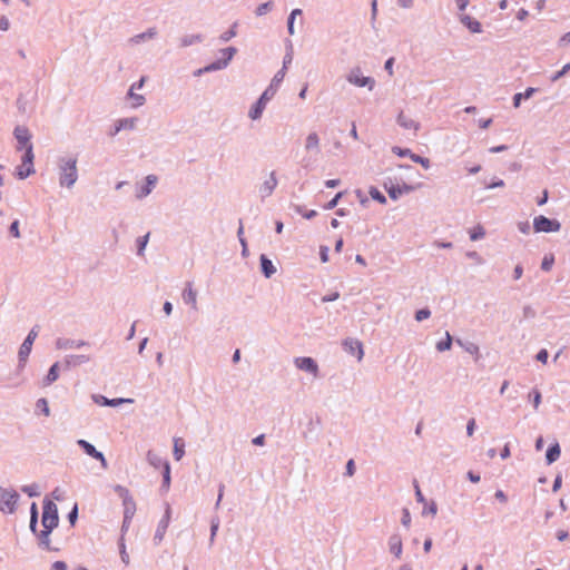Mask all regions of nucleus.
<instances>
[{
  "label": "nucleus",
  "mask_w": 570,
  "mask_h": 570,
  "mask_svg": "<svg viewBox=\"0 0 570 570\" xmlns=\"http://www.w3.org/2000/svg\"><path fill=\"white\" fill-rule=\"evenodd\" d=\"M468 478L470 479L471 482L473 483H478L480 481V475L478 474H474L473 472H469L468 473Z\"/></svg>",
  "instance_id": "nucleus-59"
},
{
  "label": "nucleus",
  "mask_w": 570,
  "mask_h": 570,
  "mask_svg": "<svg viewBox=\"0 0 570 570\" xmlns=\"http://www.w3.org/2000/svg\"><path fill=\"white\" fill-rule=\"evenodd\" d=\"M302 14V10L301 9H294L291 14H289V18H288V32L289 35H293L294 33V28H293V24H294V19L297 18V16Z\"/></svg>",
  "instance_id": "nucleus-37"
},
{
  "label": "nucleus",
  "mask_w": 570,
  "mask_h": 570,
  "mask_svg": "<svg viewBox=\"0 0 570 570\" xmlns=\"http://www.w3.org/2000/svg\"><path fill=\"white\" fill-rule=\"evenodd\" d=\"M522 273H523L522 267L520 265H517L515 268H514V278L515 279L521 278Z\"/></svg>",
  "instance_id": "nucleus-60"
},
{
  "label": "nucleus",
  "mask_w": 570,
  "mask_h": 570,
  "mask_svg": "<svg viewBox=\"0 0 570 570\" xmlns=\"http://www.w3.org/2000/svg\"><path fill=\"white\" fill-rule=\"evenodd\" d=\"M261 263H262V269L266 277H269L271 275H273L276 272L272 261H269L265 256H262Z\"/></svg>",
  "instance_id": "nucleus-27"
},
{
  "label": "nucleus",
  "mask_w": 570,
  "mask_h": 570,
  "mask_svg": "<svg viewBox=\"0 0 570 570\" xmlns=\"http://www.w3.org/2000/svg\"><path fill=\"white\" fill-rule=\"evenodd\" d=\"M171 309H173V305H171V303H170V302H165V304H164V312H165L167 315H170Z\"/></svg>",
  "instance_id": "nucleus-63"
},
{
  "label": "nucleus",
  "mask_w": 570,
  "mask_h": 570,
  "mask_svg": "<svg viewBox=\"0 0 570 570\" xmlns=\"http://www.w3.org/2000/svg\"><path fill=\"white\" fill-rule=\"evenodd\" d=\"M41 522H42L43 530L40 533V540H41L42 544H45L46 547H49V543H50L49 534L58 525V522H59L57 505L50 500H45V502H43V512H42Z\"/></svg>",
  "instance_id": "nucleus-1"
},
{
  "label": "nucleus",
  "mask_w": 570,
  "mask_h": 570,
  "mask_svg": "<svg viewBox=\"0 0 570 570\" xmlns=\"http://www.w3.org/2000/svg\"><path fill=\"white\" fill-rule=\"evenodd\" d=\"M534 92V89L533 88H528L523 94L522 92H519L514 96L513 98V105L514 107H519L520 106V101L522 98H530L532 96V94Z\"/></svg>",
  "instance_id": "nucleus-30"
},
{
  "label": "nucleus",
  "mask_w": 570,
  "mask_h": 570,
  "mask_svg": "<svg viewBox=\"0 0 570 570\" xmlns=\"http://www.w3.org/2000/svg\"><path fill=\"white\" fill-rule=\"evenodd\" d=\"M397 121L405 129H413L414 131H416L419 128V125L411 117L406 116L404 112H401L399 115Z\"/></svg>",
  "instance_id": "nucleus-19"
},
{
  "label": "nucleus",
  "mask_w": 570,
  "mask_h": 570,
  "mask_svg": "<svg viewBox=\"0 0 570 570\" xmlns=\"http://www.w3.org/2000/svg\"><path fill=\"white\" fill-rule=\"evenodd\" d=\"M305 149L307 151L320 149V138L316 132H309L305 139Z\"/></svg>",
  "instance_id": "nucleus-18"
},
{
  "label": "nucleus",
  "mask_w": 570,
  "mask_h": 570,
  "mask_svg": "<svg viewBox=\"0 0 570 570\" xmlns=\"http://www.w3.org/2000/svg\"><path fill=\"white\" fill-rule=\"evenodd\" d=\"M343 196V193H337L334 198L332 200H330L326 206H325V209H333L334 207H336L338 200L342 198Z\"/></svg>",
  "instance_id": "nucleus-44"
},
{
  "label": "nucleus",
  "mask_w": 570,
  "mask_h": 570,
  "mask_svg": "<svg viewBox=\"0 0 570 570\" xmlns=\"http://www.w3.org/2000/svg\"><path fill=\"white\" fill-rule=\"evenodd\" d=\"M77 159H63L60 166V184L62 186L71 187L77 181Z\"/></svg>",
  "instance_id": "nucleus-2"
},
{
  "label": "nucleus",
  "mask_w": 570,
  "mask_h": 570,
  "mask_svg": "<svg viewBox=\"0 0 570 570\" xmlns=\"http://www.w3.org/2000/svg\"><path fill=\"white\" fill-rule=\"evenodd\" d=\"M18 494L0 488V510L12 513L16 509Z\"/></svg>",
  "instance_id": "nucleus-5"
},
{
  "label": "nucleus",
  "mask_w": 570,
  "mask_h": 570,
  "mask_svg": "<svg viewBox=\"0 0 570 570\" xmlns=\"http://www.w3.org/2000/svg\"><path fill=\"white\" fill-rule=\"evenodd\" d=\"M37 406L42 410V412L46 416H49L50 410H49L48 402L46 399L38 400Z\"/></svg>",
  "instance_id": "nucleus-41"
},
{
  "label": "nucleus",
  "mask_w": 570,
  "mask_h": 570,
  "mask_svg": "<svg viewBox=\"0 0 570 570\" xmlns=\"http://www.w3.org/2000/svg\"><path fill=\"white\" fill-rule=\"evenodd\" d=\"M344 350L351 355H355L357 361H362L364 356L363 344L356 338H346L343 342Z\"/></svg>",
  "instance_id": "nucleus-6"
},
{
  "label": "nucleus",
  "mask_w": 570,
  "mask_h": 570,
  "mask_svg": "<svg viewBox=\"0 0 570 570\" xmlns=\"http://www.w3.org/2000/svg\"><path fill=\"white\" fill-rule=\"evenodd\" d=\"M33 157L35 156H33L32 147H28V150L24 151V156L22 158L21 165H19L17 168V176L20 179H24L35 173Z\"/></svg>",
  "instance_id": "nucleus-4"
},
{
  "label": "nucleus",
  "mask_w": 570,
  "mask_h": 570,
  "mask_svg": "<svg viewBox=\"0 0 570 570\" xmlns=\"http://www.w3.org/2000/svg\"><path fill=\"white\" fill-rule=\"evenodd\" d=\"M8 28H9V21L7 18L2 17L0 19V29L6 31V30H8Z\"/></svg>",
  "instance_id": "nucleus-56"
},
{
  "label": "nucleus",
  "mask_w": 570,
  "mask_h": 570,
  "mask_svg": "<svg viewBox=\"0 0 570 570\" xmlns=\"http://www.w3.org/2000/svg\"><path fill=\"white\" fill-rule=\"evenodd\" d=\"M163 466L164 487L168 489L170 485V466L168 462H165Z\"/></svg>",
  "instance_id": "nucleus-36"
},
{
  "label": "nucleus",
  "mask_w": 570,
  "mask_h": 570,
  "mask_svg": "<svg viewBox=\"0 0 570 570\" xmlns=\"http://www.w3.org/2000/svg\"><path fill=\"white\" fill-rule=\"evenodd\" d=\"M537 360L539 362L546 364L547 361H548V352H547V350L539 351V353L537 354Z\"/></svg>",
  "instance_id": "nucleus-49"
},
{
  "label": "nucleus",
  "mask_w": 570,
  "mask_h": 570,
  "mask_svg": "<svg viewBox=\"0 0 570 570\" xmlns=\"http://www.w3.org/2000/svg\"><path fill=\"white\" fill-rule=\"evenodd\" d=\"M451 344H452V338H451L450 334L446 333L445 341L439 342L436 344V348L440 352H444V351H448L451 348Z\"/></svg>",
  "instance_id": "nucleus-34"
},
{
  "label": "nucleus",
  "mask_w": 570,
  "mask_h": 570,
  "mask_svg": "<svg viewBox=\"0 0 570 570\" xmlns=\"http://www.w3.org/2000/svg\"><path fill=\"white\" fill-rule=\"evenodd\" d=\"M354 471H355V465H354V461L353 460H350L346 464V474L348 476H352L354 474Z\"/></svg>",
  "instance_id": "nucleus-50"
},
{
  "label": "nucleus",
  "mask_w": 570,
  "mask_h": 570,
  "mask_svg": "<svg viewBox=\"0 0 570 570\" xmlns=\"http://www.w3.org/2000/svg\"><path fill=\"white\" fill-rule=\"evenodd\" d=\"M484 229L482 226H476L470 230L471 240H478L484 236Z\"/></svg>",
  "instance_id": "nucleus-35"
},
{
  "label": "nucleus",
  "mask_w": 570,
  "mask_h": 570,
  "mask_svg": "<svg viewBox=\"0 0 570 570\" xmlns=\"http://www.w3.org/2000/svg\"><path fill=\"white\" fill-rule=\"evenodd\" d=\"M148 238H149V234H146L145 236H142L141 238L138 239V254H142L146 245H147V242H148Z\"/></svg>",
  "instance_id": "nucleus-45"
},
{
  "label": "nucleus",
  "mask_w": 570,
  "mask_h": 570,
  "mask_svg": "<svg viewBox=\"0 0 570 570\" xmlns=\"http://www.w3.org/2000/svg\"><path fill=\"white\" fill-rule=\"evenodd\" d=\"M430 314H431V313H430V311H429V309H426V308L420 309V311H417V312H416V314H415V320H416L417 322H421V321H423V320L429 318V317H430Z\"/></svg>",
  "instance_id": "nucleus-42"
},
{
  "label": "nucleus",
  "mask_w": 570,
  "mask_h": 570,
  "mask_svg": "<svg viewBox=\"0 0 570 570\" xmlns=\"http://www.w3.org/2000/svg\"><path fill=\"white\" fill-rule=\"evenodd\" d=\"M10 233L13 237L19 238L20 237V230H19V222L14 220L10 226Z\"/></svg>",
  "instance_id": "nucleus-46"
},
{
  "label": "nucleus",
  "mask_w": 570,
  "mask_h": 570,
  "mask_svg": "<svg viewBox=\"0 0 570 570\" xmlns=\"http://www.w3.org/2000/svg\"><path fill=\"white\" fill-rule=\"evenodd\" d=\"M53 570H66V564L61 561H57L53 563Z\"/></svg>",
  "instance_id": "nucleus-62"
},
{
  "label": "nucleus",
  "mask_w": 570,
  "mask_h": 570,
  "mask_svg": "<svg viewBox=\"0 0 570 570\" xmlns=\"http://www.w3.org/2000/svg\"><path fill=\"white\" fill-rule=\"evenodd\" d=\"M560 454H561L560 445H559V443L556 442L547 451V462H548V464H551L554 461H557L560 458Z\"/></svg>",
  "instance_id": "nucleus-20"
},
{
  "label": "nucleus",
  "mask_w": 570,
  "mask_h": 570,
  "mask_svg": "<svg viewBox=\"0 0 570 570\" xmlns=\"http://www.w3.org/2000/svg\"><path fill=\"white\" fill-rule=\"evenodd\" d=\"M321 259L323 263H326L328 261V248L327 247L321 248Z\"/></svg>",
  "instance_id": "nucleus-53"
},
{
  "label": "nucleus",
  "mask_w": 570,
  "mask_h": 570,
  "mask_svg": "<svg viewBox=\"0 0 570 570\" xmlns=\"http://www.w3.org/2000/svg\"><path fill=\"white\" fill-rule=\"evenodd\" d=\"M554 263V257L552 255L550 256H544V258L542 259V263H541V268L543 271H550L552 265Z\"/></svg>",
  "instance_id": "nucleus-38"
},
{
  "label": "nucleus",
  "mask_w": 570,
  "mask_h": 570,
  "mask_svg": "<svg viewBox=\"0 0 570 570\" xmlns=\"http://www.w3.org/2000/svg\"><path fill=\"white\" fill-rule=\"evenodd\" d=\"M136 85H132L129 89L128 97L132 99V107L137 108L144 105L145 98L141 95L135 92Z\"/></svg>",
  "instance_id": "nucleus-25"
},
{
  "label": "nucleus",
  "mask_w": 570,
  "mask_h": 570,
  "mask_svg": "<svg viewBox=\"0 0 570 570\" xmlns=\"http://www.w3.org/2000/svg\"><path fill=\"white\" fill-rule=\"evenodd\" d=\"M58 376H59V373H58V363H55V364L50 367V370H49V372H48V374H47V376H46L45 384H46V385H49V384L53 383V382L58 379Z\"/></svg>",
  "instance_id": "nucleus-28"
},
{
  "label": "nucleus",
  "mask_w": 570,
  "mask_h": 570,
  "mask_svg": "<svg viewBox=\"0 0 570 570\" xmlns=\"http://www.w3.org/2000/svg\"><path fill=\"white\" fill-rule=\"evenodd\" d=\"M136 121H137L136 118H125V119L118 120L117 126L115 128L114 135L119 132L121 129H132V128H135Z\"/></svg>",
  "instance_id": "nucleus-21"
},
{
  "label": "nucleus",
  "mask_w": 570,
  "mask_h": 570,
  "mask_svg": "<svg viewBox=\"0 0 570 570\" xmlns=\"http://www.w3.org/2000/svg\"><path fill=\"white\" fill-rule=\"evenodd\" d=\"M495 498L499 499L501 502H505L507 501V497L503 493V491H501V490H498L495 492Z\"/></svg>",
  "instance_id": "nucleus-61"
},
{
  "label": "nucleus",
  "mask_w": 570,
  "mask_h": 570,
  "mask_svg": "<svg viewBox=\"0 0 570 570\" xmlns=\"http://www.w3.org/2000/svg\"><path fill=\"white\" fill-rule=\"evenodd\" d=\"M265 107H266V102L258 99L257 102L253 106V108L249 111L250 119H253V120L258 119L262 116Z\"/></svg>",
  "instance_id": "nucleus-22"
},
{
  "label": "nucleus",
  "mask_w": 570,
  "mask_h": 570,
  "mask_svg": "<svg viewBox=\"0 0 570 570\" xmlns=\"http://www.w3.org/2000/svg\"><path fill=\"white\" fill-rule=\"evenodd\" d=\"M390 550L391 552H393L397 558L401 556L402 553V541L400 539L399 535H393L391 539H390Z\"/></svg>",
  "instance_id": "nucleus-24"
},
{
  "label": "nucleus",
  "mask_w": 570,
  "mask_h": 570,
  "mask_svg": "<svg viewBox=\"0 0 570 570\" xmlns=\"http://www.w3.org/2000/svg\"><path fill=\"white\" fill-rule=\"evenodd\" d=\"M183 299L186 304H188L193 309H197V292L194 289L193 284L188 282L183 292Z\"/></svg>",
  "instance_id": "nucleus-13"
},
{
  "label": "nucleus",
  "mask_w": 570,
  "mask_h": 570,
  "mask_svg": "<svg viewBox=\"0 0 570 570\" xmlns=\"http://www.w3.org/2000/svg\"><path fill=\"white\" fill-rule=\"evenodd\" d=\"M410 522H411L410 512L405 509V510L403 511L402 523H403L405 527H409V525H410Z\"/></svg>",
  "instance_id": "nucleus-52"
},
{
  "label": "nucleus",
  "mask_w": 570,
  "mask_h": 570,
  "mask_svg": "<svg viewBox=\"0 0 570 570\" xmlns=\"http://www.w3.org/2000/svg\"><path fill=\"white\" fill-rule=\"evenodd\" d=\"M340 185V180L338 179H328L325 181V186L328 187V188H334L336 186Z\"/></svg>",
  "instance_id": "nucleus-55"
},
{
  "label": "nucleus",
  "mask_w": 570,
  "mask_h": 570,
  "mask_svg": "<svg viewBox=\"0 0 570 570\" xmlns=\"http://www.w3.org/2000/svg\"><path fill=\"white\" fill-rule=\"evenodd\" d=\"M393 62H394V59L393 58H390L386 62H385V69L389 71L390 75L393 73Z\"/></svg>",
  "instance_id": "nucleus-57"
},
{
  "label": "nucleus",
  "mask_w": 570,
  "mask_h": 570,
  "mask_svg": "<svg viewBox=\"0 0 570 570\" xmlns=\"http://www.w3.org/2000/svg\"><path fill=\"white\" fill-rule=\"evenodd\" d=\"M169 521H170V508L167 507L166 511H165V514H164L163 519L160 520V522L158 524V528H157V531L155 533V540L157 542H160L164 539L166 530H167V528L169 525Z\"/></svg>",
  "instance_id": "nucleus-14"
},
{
  "label": "nucleus",
  "mask_w": 570,
  "mask_h": 570,
  "mask_svg": "<svg viewBox=\"0 0 570 570\" xmlns=\"http://www.w3.org/2000/svg\"><path fill=\"white\" fill-rule=\"evenodd\" d=\"M560 41H561V43H564V45L570 43V32L564 33L561 37Z\"/></svg>",
  "instance_id": "nucleus-64"
},
{
  "label": "nucleus",
  "mask_w": 570,
  "mask_h": 570,
  "mask_svg": "<svg viewBox=\"0 0 570 570\" xmlns=\"http://www.w3.org/2000/svg\"><path fill=\"white\" fill-rule=\"evenodd\" d=\"M78 445L81 446V449L88 454L89 456L100 461L101 466L104 469L108 468V463L104 456V454L96 450V448L87 442L86 440H78Z\"/></svg>",
  "instance_id": "nucleus-7"
},
{
  "label": "nucleus",
  "mask_w": 570,
  "mask_h": 570,
  "mask_svg": "<svg viewBox=\"0 0 570 570\" xmlns=\"http://www.w3.org/2000/svg\"><path fill=\"white\" fill-rule=\"evenodd\" d=\"M30 514H31L30 515V529L32 531H36L37 521H38V508L35 502L31 504Z\"/></svg>",
  "instance_id": "nucleus-31"
},
{
  "label": "nucleus",
  "mask_w": 570,
  "mask_h": 570,
  "mask_svg": "<svg viewBox=\"0 0 570 570\" xmlns=\"http://www.w3.org/2000/svg\"><path fill=\"white\" fill-rule=\"evenodd\" d=\"M156 35L155 30H149L147 33H141L136 36L132 40L135 42H139L140 40H144L146 37L151 38Z\"/></svg>",
  "instance_id": "nucleus-48"
},
{
  "label": "nucleus",
  "mask_w": 570,
  "mask_h": 570,
  "mask_svg": "<svg viewBox=\"0 0 570 570\" xmlns=\"http://www.w3.org/2000/svg\"><path fill=\"white\" fill-rule=\"evenodd\" d=\"M389 196L392 199H397L402 194L410 193L413 190V187L406 184L402 186H391L386 188Z\"/></svg>",
  "instance_id": "nucleus-16"
},
{
  "label": "nucleus",
  "mask_w": 570,
  "mask_h": 570,
  "mask_svg": "<svg viewBox=\"0 0 570 570\" xmlns=\"http://www.w3.org/2000/svg\"><path fill=\"white\" fill-rule=\"evenodd\" d=\"M297 368L312 373L314 376L318 374V366L312 357H296L294 361Z\"/></svg>",
  "instance_id": "nucleus-11"
},
{
  "label": "nucleus",
  "mask_w": 570,
  "mask_h": 570,
  "mask_svg": "<svg viewBox=\"0 0 570 570\" xmlns=\"http://www.w3.org/2000/svg\"><path fill=\"white\" fill-rule=\"evenodd\" d=\"M570 70V62L564 65L563 68L558 71L553 77H552V80L556 81L558 80L559 78H561L563 75H566V72H568Z\"/></svg>",
  "instance_id": "nucleus-47"
},
{
  "label": "nucleus",
  "mask_w": 570,
  "mask_h": 570,
  "mask_svg": "<svg viewBox=\"0 0 570 570\" xmlns=\"http://www.w3.org/2000/svg\"><path fill=\"white\" fill-rule=\"evenodd\" d=\"M509 456H510V446H509V444H505L501 452V458L508 459Z\"/></svg>",
  "instance_id": "nucleus-58"
},
{
  "label": "nucleus",
  "mask_w": 570,
  "mask_h": 570,
  "mask_svg": "<svg viewBox=\"0 0 570 570\" xmlns=\"http://www.w3.org/2000/svg\"><path fill=\"white\" fill-rule=\"evenodd\" d=\"M348 81L357 87H368V89H372L374 86V79L362 76L358 69L351 71Z\"/></svg>",
  "instance_id": "nucleus-10"
},
{
  "label": "nucleus",
  "mask_w": 570,
  "mask_h": 570,
  "mask_svg": "<svg viewBox=\"0 0 570 570\" xmlns=\"http://www.w3.org/2000/svg\"><path fill=\"white\" fill-rule=\"evenodd\" d=\"M285 77V68H283L282 70H279L273 78L271 85H274V88H278L279 83L283 81Z\"/></svg>",
  "instance_id": "nucleus-40"
},
{
  "label": "nucleus",
  "mask_w": 570,
  "mask_h": 570,
  "mask_svg": "<svg viewBox=\"0 0 570 570\" xmlns=\"http://www.w3.org/2000/svg\"><path fill=\"white\" fill-rule=\"evenodd\" d=\"M157 180H158L157 176L148 175L146 177V185L140 188L139 193L137 194V197L144 198L147 195H149L151 193L153 188L155 187V185L157 184Z\"/></svg>",
  "instance_id": "nucleus-15"
},
{
  "label": "nucleus",
  "mask_w": 570,
  "mask_h": 570,
  "mask_svg": "<svg viewBox=\"0 0 570 570\" xmlns=\"http://www.w3.org/2000/svg\"><path fill=\"white\" fill-rule=\"evenodd\" d=\"M38 336V331L37 328H32L27 338L24 340V342L22 343L21 347H20V351H19V356L22 361H26L27 357L29 356L30 352H31V348H32V344L36 340V337Z\"/></svg>",
  "instance_id": "nucleus-12"
},
{
  "label": "nucleus",
  "mask_w": 570,
  "mask_h": 570,
  "mask_svg": "<svg viewBox=\"0 0 570 570\" xmlns=\"http://www.w3.org/2000/svg\"><path fill=\"white\" fill-rule=\"evenodd\" d=\"M474 428H475V420L474 419H471L469 422H468V425H466V432H468V435L471 436L474 432Z\"/></svg>",
  "instance_id": "nucleus-51"
},
{
  "label": "nucleus",
  "mask_w": 570,
  "mask_h": 570,
  "mask_svg": "<svg viewBox=\"0 0 570 570\" xmlns=\"http://www.w3.org/2000/svg\"><path fill=\"white\" fill-rule=\"evenodd\" d=\"M462 22L469 28L470 31L474 33L481 32V23L478 20L469 16H465L462 19Z\"/></svg>",
  "instance_id": "nucleus-26"
},
{
  "label": "nucleus",
  "mask_w": 570,
  "mask_h": 570,
  "mask_svg": "<svg viewBox=\"0 0 570 570\" xmlns=\"http://www.w3.org/2000/svg\"><path fill=\"white\" fill-rule=\"evenodd\" d=\"M14 137L18 141V149L28 150V147H32L30 142L31 135L26 127L18 126L14 128Z\"/></svg>",
  "instance_id": "nucleus-9"
},
{
  "label": "nucleus",
  "mask_w": 570,
  "mask_h": 570,
  "mask_svg": "<svg viewBox=\"0 0 570 570\" xmlns=\"http://www.w3.org/2000/svg\"><path fill=\"white\" fill-rule=\"evenodd\" d=\"M272 6H273L272 2H265V3H262L261 6H258V8L256 10L257 16L265 14L268 10H271Z\"/></svg>",
  "instance_id": "nucleus-43"
},
{
  "label": "nucleus",
  "mask_w": 570,
  "mask_h": 570,
  "mask_svg": "<svg viewBox=\"0 0 570 570\" xmlns=\"http://www.w3.org/2000/svg\"><path fill=\"white\" fill-rule=\"evenodd\" d=\"M561 225L556 219H550L546 216H537L533 219V228L537 233H550V232H558L560 229Z\"/></svg>",
  "instance_id": "nucleus-3"
},
{
  "label": "nucleus",
  "mask_w": 570,
  "mask_h": 570,
  "mask_svg": "<svg viewBox=\"0 0 570 570\" xmlns=\"http://www.w3.org/2000/svg\"><path fill=\"white\" fill-rule=\"evenodd\" d=\"M393 153L400 157H410L414 163L420 164L424 169L430 168V159L413 154L410 149H402L400 147H393Z\"/></svg>",
  "instance_id": "nucleus-8"
},
{
  "label": "nucleus",
  "mask_w": 570,
  "mask_h": 570,
  "mask_svg": "<svg viewBox=\"0 0 570 570\" xmlns=\"http://www.w3.org/2000/svg\"><path fill=\"white\" fill-rule=\"evenodd\" d=\"M185 454V443L180 438L174 439V456L179 461Z\"/></svg>",
  "instance_id": "nucleus-23"
},
{
  "label": "nucleus",
  "mask_w": 570,
  "mask_h": 570,
  "mask_svg": "<svg viewBox=\"0 0 570 570\" xmlns=\"http://www.w3.org/2000/svg\"><path fill=\"white\" fill-rule=\"evenodd\" d=\"M529 397L532 399L533 406L537 410L541 403V393L538 390H533Z\"/></svg>",
  "instance_id": "nucleus-39"
},
{
  "label": "nucleus",
  "mask_w": 570,
  "mask_h": 570,
  "mask_svg": "<svg viewBox=\"0 0 570 570\" xmlns=\"http://www.w3.org/2000/svg\"><path fill=\"white\" fill-rule=\"evenodd\" d=\"M276 186H277V179L275 177V174L272 173L269 178L267 180H265V183L261 187L259 191L263 196H269Z\"/></svg>",
  "instance_id": "nucleus-17"
},
{
  "label": "nucleus",
  "mask_w": 570,
  "mask_h": 570,
  "mask_svg": "<svg viewBox=\"0 0 570 570\" xmlns=\"http://www.w3.org/2000/svg\"><path fill=\"white\" fill-rule=\"evenodd\" d=\"M276 90L277 89L274 88V85H269L268 88L262 94L259 99L267 104L273 98Z\"/></svg>",
  "instance_id": "nucleus-33"
},
{
  "label": "nucleus",
  "mask_w": 570,
  "mask_h": 570,
  "mask_svg": "<svg viewBox=\"0 0 570 570\" xmlns=\"http://www.w3.org/2000/svg\"><path fill=\"white\" fill-rule=\"evenodd\" d=\"M368 194L374 200L379 202L380 204H386L385 196L377 188L371 187Z\"/></svg>",
  "instance_id": "nucleus-32"
},
{
  "label": "nucleus",
  "mask_w": 570,
  "mask_h": 570,
  "mask_svg": "<svg viewBox=\"0 0 570 570\" xmlns=\"http://www.w3.org/2000/svg\"><path fill=\"white\" fill-rule=\"evenodd\" d=\"M100 399H101V404L102 405H108V406H117V405H119L121 403H125V402H128V403L132 402V400H130V399H112V400H109V399H107L105 396H100Z\"/></svg>",
  "instance_id": "nucleus-29"
},
{
  "label": "nucleus",
  "mask_w": 570,
  "mask_h": 570,
  "mask_svg": "<svg viewBox=\"0 0 570 570\" xmlns=\"http://www.w3.org/2000/svg\"><path fill=\"white\" fill-rule=\"evenodd\" d=\"M529 16V12L528 10L525 9H520L517 13V18L521 21H523L527 17Z\"/></svg>",
  "instance_id": "nucleus-54"
}]
</instances>
